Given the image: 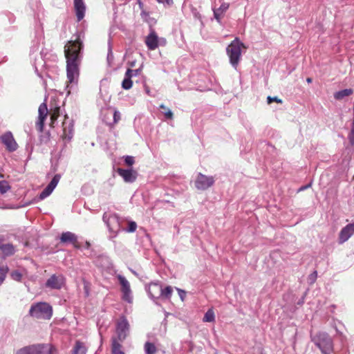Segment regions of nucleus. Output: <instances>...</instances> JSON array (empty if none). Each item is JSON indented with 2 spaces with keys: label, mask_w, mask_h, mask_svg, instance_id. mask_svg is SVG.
<instances>
[{
  "label": "nucleus",
  "mask_w": 354,
  "mask_h": 354,
  "mask_svg": "<svg viewBox=\"0 0 354 354\" xmlns=\"http://www.w3.org/2000/svg\"><path fill=\"white\" fill-rule=\"evenodd\" d=\"M146 290L150 298L152 299L156 304H157L156 300L159 299L162 300L170 299L173 292L171 286H167L166 288H163L161 283L158 281L150 283L146 288Z\"/></svg>",
  "instance_id": "nucleus-2"
},
{
  "label": "nucleus",
  "mask_w": 354,
  "mask_h": 354,
  "mask_svg": "<svg viewBox=\"0 0 354 354\" xmlns=\"http://www.w3.org/2000/svg\"><path fill=\"white\" fill-rule=\"evenodd\" d=\"M215 319L214 313L212 309H209L205 314L203 321L204 322H212Z\"/></svg>",
  "instance_id": "nucleus-25"
},
{
  "label": "nucleus",
  "mask_w": 354,
  "mask_h": 354,
  "mask_svg": "<svg viewBox=\"0 0 354 354\" xmlns=\"http://www.w3.org/2000/svg\"><path fill=\"white\" fill-rule=\"evenodd\" d=\"M118 279L119 282L122 286V288H121L122 292H124V291H126L127 292H131L130 284H129V281H127V279L124 276H122V275H118Z\"/></svg>",
  "instance_id": "nucleus-21"
},
{
  "label": "nucleus",
  "mask_w": 354,
  "mask_h": 354,
  "mask_svg": "<svg viewBox=\"0 0 354 354\" xmlns=\"http://www.w3.org/2000/svg\"><path fill=\"white\" fill-rule=\"evenodd\" d=\"M53 347L46 344H37L24 346L16 354H53Z\"/></svg>",
  "instance_id": "nucleus-7"
},
{
  "label": "nucleus",
  "mask_w": 354,
  "mask_h": 354,
  "mask_svg": "<svg viewBox=\"0 0 354 354\" xmlns=\"http://www.w3.org/2000/svg\"><path fill=\"white\" fill-rule=\"evenodd\" d=\"M46 98L45 97V100L43 103L40 104L38 109V120L36 122V128L39 132H42L44 127V122L46 119V117L48 113L47 105H46Z\"/></svg>",
  "instance_id": "nucleus-11"
},
{
  "label": "nucleus",
  "mask_w": 354,
  "mask_h": 354,
  "mask_svg": "<svg viewBox=\"0 0 354 354\" xmlns=\"http://www.w3.org/2000/svg\"><path fill=\"white\" fill-rule=\"evenodd\" d=\"M160 41H162V42H163V44H165V43H166L165 39H161V40H160Z\"/></svg>",
  "instance_id": "nucleus-50"
},
{
  "label": "nucleus",
  "mask_w": 354,
  "mask_h": 354,
  "mask_svg": "<svg viewBox=\"0 0 354 354\" xmlns=\"http://www.w3.org/2000/svg\"><path fill=\"white\" fill-rule=\"evenodd\" d=\"M302 303H303V301H299V304H301Z\"/></svg>",
  "instance_id": "nucleus-52"
},
{
  "label": "nucleus",
  "mask_w": 354,
  "mask_h": 354,
  "mask_svg": "<svg viewBox=\"0 0 354 354\" xmlns=\"http://www.w3.org/2000/svg\"><path fill=\"white\" fill-rule=\"evenodd\" d=\"M61 178L60 174H55L51 181L49 183V184L47 185V187H50L51 190H54V189L57 185L59 180Z\"/></svg>",
  "instance_id": "nucleus-27"
},
{
  "label": "nucleus",
  "mask_w": 354,
  "mask_h": 354,
  "mask_svg": "<svg viewBox=\"0 0 354 354\" xmlns=\"http://www.w3.org/2000/svg\"><path fill=\"white\" fill-rule=\"evenodd\" d=\"M122 293H123V297H122L123 299L127 301H128V302H129V303L131 302L132 298H131V297L130 295H131V292H127L126 291H124V292H122Z\"/></svg>",
  "instance_id": "nucleus-38"
},
{
  "label": "nucleus",
  "mask_w": 354,
  "mask_h": 354,
  "mask_svg": "<svg viewBox=\"0 0 354 354\" xmlns=\"http://www.w3.org/2000/svg\"><path fill=\"white\" fill-rule=\"evenodd\" d=\"M113 122L109 124V125L110 127H113L115 124H117L120 120V119H121L120 113L117 110H114L113 113Z\"/></svg>",
  "instance_id": "nucleus-29"
},
{
  "label": "nucleus",
  "mask_w": 354,
  "mask_h": 354,
  "mask_svg": "<svg viewBox=\"0 0 354 354\" xmlns=\"http://www.w3.org/2000/svg\"><path fill=\"white\" fill-rule=\"evenodd\" d=\"M0 140L9 151H15L17 150L18 145L10 131H8L3 134L1 136Z\"/></svg>",
  "instance_id": "nucleus-13"
},
{
  "label": "nucleus",
  "mask_w": 354,
  "mask_h": 354,
  "mask_svg": "<svg viewBox=\"0 0 354 354\" xmlns=\"http://www.w3.org/2000/svg\"><path fill=\"white\" fill-rule=\"evenodd\" d=\"M11 278L17 281H21L22 279L21 273L18 270H14L10 273Z\"/></svg>",
  "instance_id": "nucleus-32"
},
{
  "label": "nucleus",
  "mask_w": 354,
  "mask_h": 354,
  "mask_svg": "<svg viewBox=\"0 0 354 354\" xmlns=\"http://www.w3.org/2000/svg\"><path fill=\"white\" fill-rule=\"evenodd\" d=\"M118 174L120 176L123 180L127 183H133L138 177V172L133 169L118 168L116 170Z\"/></svg>",
  "instance_id": "nucleus-12"
},
{
  "label": "nucleus",
  "mask_w": 354,
  "mask_h": 354,
  "mask_svg": "<svg viewBox=\"0 0 354 354\" xmlns=\"http://www.w3.org/2000/svg\"><path fill=\"white\" fill-rule=\"evenodd\" d=\"M241 48L245 47L238 38L232 41L227 48V54L230 57V63L234 68H236L239 64L241 55Z\"/></svg>",
  "instance_id": "nucleus-5"
},
{
  "label": "nucleus",
  "mask_w": 354,
  "mask_h": 354,
  "mask_svg": "<svg viewBox=\"0 0 354 354\" xmlns=\"http://www.w3.org/2000/svg\"><path fill=\"white\" fill-rule=\"evenodd\" d=\"M214 17H215L216 19L218 21H220V17L222 14L220 12H218V10H214Z\"/></svg>",
  "instance_id": "nucleus-41"
},
{
  "label": "nucleus",
  "mask_w": 354,
  "mask_h": 354,
  "mask_svg": "<svg viewBox=\"0 0 354 354\" xmlns=\"http://www.w3.org/2000/svg\"><path fill=\"white\" fill-rule=\"evenodd\" d=\"M348 140L351 145H354V124H352L351 131L348 135Z\"/></svg>",
  "instance_id": "nucleus-35"
},
{
  "label": "nucleus",
  "mask_w": 354,
  "mask_h": 354,
  "mask_svg": "<svg viewBox=\"0 0 354 354\" xmlns=\"http://www.w3.org/2000/svg\"><path fill=\"white\" fill-rule=\"evenodd\" d=\"M229 6L230 4L228 3H223L221 4L220 8L216 10H218V12H220L221 14H223L228 9Z\"/></svg>",
  "instance_id": "nucleus-36"
},
{
  "label": "nucleus",
  "mask_w": 354,
  "mask_h": 354,
  "mask_svg": "<svg viewBox=\"0 0 354 354\" xmlns=\"http://www.w3.org/2000/svg\"><path fill=\"white\" fill-rule=\"evenodd\" d=\"M60 242L62 243H71L77 249L81 248V245L77 241V236L71 232H63L60 236Z\"/></svg>",
  "instance_id": "nucleus-15"
},
{
  "label": "nucleus",
  "mask_w": 354,
  "mask_h": 354,
  "mask_svg": "<svg viewBox=\"0 0 354 354\" xmlns=\"http://www.w3.org/2000/svg\"><path fill=\"white\" fill-rule=\"evenodd\" d=\"M353 93V90H340L334 94L336 100H342L346 96H348Z\"/></svg>",
  "instance_id": "nucleus-24"
},
{
  "label": "nucleus",
  "mask_w": 354,
  "mask_h": 354,
  "mask_svg": "<svg viewBox=\"0 0 354 354\" xmlns=\"http://www.w3.org/2000/svg\"><path fill=\"white\" fill-rule=\"evenodd\" d=\"M55 118H56V117H55V115H50V119H51L52 122H53L54 120H55Z\"/></svg>",
  "instance_id": "nucleus-46"
},
{
  "label": "nucleus",
  "mask_w": 354,
  "mask_h": 354,
  "mask_svg": "<svg viewBox=\"0 0 354 354\" xmlns=\"http://www.w3.org/2000/svg\"><path fill=\"white\" fill-rule=\"evenodd\" d=\"M139 73V70L128 69L122 81L123 88H130L134 85V82L138 83L142 79Z\"/></svg>",
  "instance_id": "nucleus-9"
},
{
  "label": "nucleus",
  "mask_w": 354,
  "mask_h": 354,
  "mask_svg": "<svg viewBox=\"0 0 354 354\" xmlns=\"http://www.w3.org/2000/svg\"><path fill=\"white\" fill-rule=\"evenodd\" d=\"M87 348L84 342L77 340L71 351V354H86Z\"/></svg>",
  "instance_id": "nucleus-20"
},
{
  "label": "nucleus",
  "mask_w": 354,
  "mask_h": 354,
  "mask_svg": "<svg viewBox=\"0 0 354 354\" xmlns=\"http://www.w3.org/2000/svg\"><path fill=\"white\" fill-rule=\"evenodd\" d=\"M311 341L320 349L322 354H330L333 350L331 337L324 332L310 334Z\"/></svg>",
  "instance_id": "nucleus-3"
},
{
  "label": "nucleus",
  "mask_w": 354,
  "mask_h": 354,
  "mask_svg": "<svg viewBox=\"0 0 354 354\" xmlns=\"http://www.w3.org/2000/svg\"><path fill=\"white\" fill-rule=\"evenodd\" d=\"M267 102H268V104H271L273 102H276L278 103H282V100L281 99H279L277 97H270V96H268L267 97Z\"/></svg>",
  "instance_id": "nucleus-37"
},
{
  "label": "nucleus",
  "mask_w": 354,
  "mask_h": 354,
  "mask_svg": "<svg viewBox=\"0 0 354 354\" xmlns=\"http://www.w3.org/2000/svg\"><path fill=\"white\" fill-rule=\"evenodd\" d=\"M159 3H166L167 5H171L173 3V0H157Z\"/></svg>",
  "instance_id": "nucleus-42"
},
{
  "label": "nucleus",
  "mask_w": 354,
  "mask_h": 354,
  "mask_svg": "<svg viewBox=\"0 0 354 354\" xmlns=\"http://www.w3.org/2000/svg\"><path fill=\"white\" fill-rule=\"evenodd\" d=\"M144 349L146 354H156L158 351L154 344L149 342H147L145 344Z\"/></svg>",
  "instance_id": "nucleus-23"
},
{
  "label": "nucleus",
  "mask_w": 354,
  "mask_h": 354,
  "mask_svg": "<svg viewBox=\"0 0 354 354\" xmlns=\"http://www.w3.org/2000/svg\"><path fill=\"white\" fill-rule=\"evenodd\" d=\"M65 283L64 277L59 274H53L46 282V286L52 289L59 290L62 288Z\"/></svg>",
  "instance_id": "nucleus-14"
},
{
  "label": "nucleus",
  "mask_w": 354,
  "mask_h": 354,
  "mask_svg": "<svg viewBox=\"0 0 354 354\" xmlns=\"http://www.w3.org/2000/svg\"><path fill=\"white\" fill-rule=\"evenodd\" d=\"M64 135L65 136L66 138L68 136V140H71L72 138V135L70 136V135H67V133H66V127H65V123H64Z\"/></svg>",
  "instance_id": "nucleus-43"
},
{
  "label": "nucleus",
  "mask_w": 354,
  "mask_h": 354,
  "mask_svg": "<svg viewBox=\"0 0 354 354\" xmlns=\"http://www.w3.org/2000/svg\"><path fill=\"white\" fill-rule=\"evenodd\" d=\"M134 102H135V100H134V99H133V100H131V103H132V104H133Z\"/></svg>",
  "instance_id": "nucleus-51"
},
{
  "label": "nucleus",
  "mask_w": 354,
  "mask_h": 354,
  "mask_svg": "<svg viewBox=\"0 0 354 354\" xmlns=\"http://www.w3.org/2000/svg\"><path fill=\"white\" fill-rule=\"evenodd\" d=\"M102 220L106 223L109 230L114 234L113 236H115L122 228L121 218L115 213L104 212Z\"/></svg>",
  "instance_id": "nucleus-6"
},
{
  "label": "nucleus",
  "mask_w": 354,
  "mask_h": 354,
  "mask_svg": "<svg viewBox=\"0 0 354 354\" xmlns=\"http://www.w3.org/2000/svg\"><path fill=\"white\" fill-rule=\"evenodd\" d=\"M90 246H91L90 243H89V242H88V241H86V243H85V248H86V249H88V248H90Z\"/></svg>",
  "instance_id": "nucleus-45"
},
{
  "label": "nucleus",
  "mask_w": 354,
  "mask_h": 354,
  "mask_svg": "<svg viewBox=\"0 0 354 354\" xmlns=\"http://www.w3.org/2000/svg\"><path fill=\"white\" fill-rule=\"evenodd\" d=\"M53 192V190L50 189V187H46L39 194V198L40 200H44Z\"/></svg>",
  "instance_id": "nucleus-31"
},
{
  "label": "nucleus",
  "mask_w": 354,
  "mask_h": 354,
  "mask_svg": "<svg viewBox=\"0 0 354 354\" xmlns=\"http://www.w3.org/2000/svg\"><path fill=\"white\" fill-rule=\"evenodd\" d=\"M29 315L37 319H49L52 317L53 309L47 303H38L30 307Z\"/></svg>",
  "instance_id": "nucleus-4"
},
{
  "label": "nucleus",
  "mask_w": 354,
  "mask_h": 354,
  "mask_svg": "<svg viewBox=\"0 0 354 354\" xmlns=\"http://www.w3.org/2000/svg\"><path fill=\"white\" fill-rule=\"evenodd\" d=\"M309 185H307V186H305V187H302L300 188V190H303L304 189H306V187H308Z\"/></svg>",
  "instance_id": "nucleus-49"
},
{
  "label": "nucleus",
  "mask_w": 354,
  "mask_h": 354,
  "mask_svg": "<svg viewBox=\"0 0 354 354\" xmlns=\"http://www.w3.org/2000/svg\"><path fill=\"white\" fill-rule=\"evenodd\" d=\"M137 228V224L134 221H130L128 223V228L125 230L128 232H133Z\"/></svg>",
  "instance_id": "nucleus-33"
},
{
  "label": "nucleus",
  "mask_w": 354,
  "mask_h": 354,
  "mask_svg": "<svg viewBox=\"0 0 354 354\" xmlns=\"http://www.w3.org/2000/svg\"><path fill=\"white\" fill-rule=\"evenodd\" d=\"M160 109L165 110V111L162 112V113L164 114L165 117L167 119H169V120H172L173 119L174 115H173V113L171 112V111L169 109H167L162 104L160 105Z\"/></svg>",
  "instance_id": "nucleus-28"
},
{
  "label": "nucleus",
  "mask_w": 354,
  "mask_h": 354,
  "mask_svg": "<svg viewBox=\"0 0 354 354\" xmlns=\"http://www.w3.org/2000/svg\"><path fill=\"white\" fill-rule=\"evenodd\" d=\"M111 342L112 354H124V353L122 351V342H117L116 340H111Z\"/></svg>",
  "instance_id": "nucleus-22"
},
{
  "label": "nucleus",
  "mask_w": 354,
  "mask_h": 354,
  "mask_svg": "<svg viewBox=\"0 0 354 354\" xmlns=\"http://www.w3.org/2000/svg\"><path fill=\"white\" fill-rule=\"evenodd\" d=\"M10 189V186L6 180L0 181V193L5 194Z\"/></svg>",
  "instance_id": "nucleus-30"
},
{
  "label": "nucleus",
  "mask_w": 354,
  "mask_h": 354,
  "mask_svg": "<svg viewBox=\"0 0 354 354\" xmlns=\"http://www.w3.org/2000/svg\"><path fill=\"white\" fill-rule=\"evenodd\" d=\"M124 162L128 166H132L135 163V158L131 156H126L124 157Z\"/></svg>",
  "instance_id": "nucleus-34"
},
{
  "label": "nucleus",
  "mask_w": 354,
  "mask_h": 354,
  "mask_svg": "<svg viewBox=\"0 0 354 354\" xmlns=\"http://www.w3.org/2000/svg\"><path fill=\"white\" fill-rule=\"evenodd\" d=\"M145 44L151 50H153L158 47L159 38L153 30L146 37Z\"/></svg>",
  "instance_id": "nucleus-17"
},
{
  "label": "nucleus",
  "mask_w": 354,
  "mask_h": 354,
  "mask_svg": "<svg viewBox=\"0 0 354 354\" xmlns=\"http://www.w3.org/2000/svg\"><path fill=\"white\" fill-rule=\"evenodd\" d=\"M0 251L1 252L2 257L5 259L13 255L15 252V249L12 243H6L0 245Z\"/></svg>",
  "instance_id": "nucleus-19"
},
{
  "label": "nucleus",
  "mask_w": 354,
  "mask_h": 354,
  "mask_svg": "<svg viewBox=\"0 0 354 354\" xmlns=\"http://www.w3.org/2000/svg\"><path fill=\"white\" fill-rule=\"evenodd\" d=\"M354 234V223H350L343 227L339 234V243H343Z\"/></svg>",
  "instance_id": "nucleus-16"
},
{
  "label": "nucleus",
  "mask_w": 354,
  "mask_h": 354,
  "mask_svg": "<svg viewBox=\"0 0 354 354\" xmlns=\"http://www.w3.org/2000/svg\"><path fill=\"white\" fill-rule=\"evenodd\" d=\"M317 271H314L313 273H311L308 276V279L310 281L311 283H314L317 279Z\"/></svg>",
  "instance_id": "nucleus-39"
},
{
  "label": "nucleus",
  "mask_w": 354,
  "mask_h": 354,
  "mask_svg": "<svg viewBox=\"0 0 354 354\" xmlns=\"http://www.w3.org/2000/svg\"><path fill=\"white\" fill-rule=\"evenodd\" d=\"M9 271L7 266H0V286L3 283Z\"/></svg>",
  "instance_id": "nucleus-26"
},
{
  "label": "nucleus",
  "mask_w": 354,
  "mask_h": 354,
  "mask_svg": "<svg viewBox=\"0 0 354 354\" xmlns=\"http://www.w3.org/2000/svg\"><path fill=\"white\" fill-rule=\"evenodd\" d=\"M214 183L213 176H205L201 173L197 175L195 180V187L198 190H206Z\"/></svg>",
  "instance_id": "nucleus-10"
},
{
  "label": "nucleus",
  "mask_w": 354,
  "mask_h": 354,
  "mask_svg": "<svg viewBox=\"0 0 354 354\" xmlns=\"http://www.w3.org/2000/svg\"><path fill=\"white\" fill-rule=\"evenodd\" d=\"M82 44L77 38L75 41H69L64 46V54L66 59L68 83L74 84L77 82L79 76L80 57L79 53ZM72 84L71 86H73Z\"/></svg>",
  "instance_id": "nucleus-1"
},
{
  "label": "nucleus",
  "mask_w": 354,
  "mask_h": 354,
  "mask_svg": "<svg viewBox=\"0 0 354 354\" xmlns=\"http://www.w3.org/2000/svg\"><path fill=\"white\" fill-rule=\"evenodd\" d=\"M302 303H303V301H299V304H301Z\"/></svg>",
  "instance_id": "nucleus-53"
},
{
  "label": "nucleus",
  "mask_w": 354,
  "mask_h": 354,
  "mask_svg": "<svg viewBox=\"0 0 354 354\" xmlns=\"http://www.w3.org/2000/svg\"><path fill=\"white\" fill-rule=\"evenodd\" d=\"M130 326L124 316L121 317L116 324V337H113L111 340L122 342L129 333Z\"/></svg>",
  "instance_id": "nucleus-8"
},
{
  "label": "nucleus",
  "mask_w": 354,
  "mask_h": 354,
  "mask_svg": "<svg viewBox=\"0 0 354 354\" xmlns=\"http://www.w3.org/2000/svg\"><path fill=\"white\" fill-rule=\"evenodd\" d=\"M306 80L308 82H311L312 79L310 77H308Z\"/></svg>",
  "instance_id": "nucleus-48"
},
{
  "label": "nucleus",
  "mask_w": 354,
  "mask_h": 354,
  "mask_svg": "<svg viewBox=\"0 0 354 354\" xmlns=\"http://www.w3.org/2000/svg\"><path fill=\"white\" fill-rule=\"evenodd\" d=\"M74 4L77 20L80 21L84 17L85 6L82 0H74Z\"/></svg>",
  "instance_id": "nucleus-18"
},
{
  "label": "nucleus",
  "mask_w": 354,
  "mask_h": 354,
  "mask_svg": "<svg viewBox=\"0 0 354 354\" xmlns=\"http://www.w3.org/2000/svg\"><path fill=\"white\" fill-rule=\"evenodd\" d=\"M48 140H49V135H48V136H46V137H44L43 138H41V142H46Z\"/></svg>",
  "instance_id": "nucleus-44"
},
{
  "label": "nucleus",
  "mask_w": 354,
  "mask_h": 354,
  "mask_svg": "<svg viewBox=\"0 0 354 354\" xmlns=\"http://www.w3.org/2000/svg\"><path fill=\"white\" fill-rule=\"evenodd\" d=\"M177 290L178 292V295L180 297V299H182V301L184 300L185 296H186V292L185 291L181 290V289H179V288H177Z\"/></svg>",
  "instance_id": "nucleus-40"
},
{
  "label": "nucleus",
  "mask_w": 354,
  "mask_h": 354,
  "mask_svg": "<svg viewBox=\"0 0 354 354\" xmlns=\"http://www.w3.org/2000/svg\"><path fill=\"white\" fill-rule=\"evenodd\" d=\"M145 91H146V93H147L148 95H151V94H150V91H151V90L147 89V90H145Z\"/></svg>",
  "instance_id": "nucleus-47"
}]
</instances>
